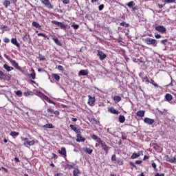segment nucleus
<instances>
[{
    "instance_id": "1",
    "label": "nucleus",
    "mask_w": 176,
    "mask_h": 176,
    "mask_svg": "<svg viewBox=\"0 0 176 176\" xmlns=\"http://www.w3.org/2000/svg\"><path fill=\"white\" fill-rule=\"evenodd\" d=\"M143 41L147 45H156V42H157L156 39L149 38V37H146L144 38Z\"/></svg>"
},
{
    "instance_id": "2",
    "label": "nucleus",
    "mask_w": 176,
    "mask_h": 176,
    "mask_svg": "<svg viewBox=\"0 0 176 176\" xmlns=\"http://www.w3.org/2000/svg\"><path fill=\"white\" fill-rule=\"evenodd\" d=\"M0 79L1 80H9V79H10V75L6 74L3 73V72L0 70Z\"/></svg>"
},
{
    "instance_id": "3",
    "label": "nucleus",
    "mask_w": 176,
    "mask_h": 176,
    "mask_svg": "<svg viewBox=\"0 0 176 176\" xmlns=\"http://www.w3.org/2000/svg\"><path fill=\"white\" fill-rule=\"evenodd\" d=\"M97 56H98V57H99V58L101 61H102V60H105V58H107V54L100 50H98Z\"/></svg>"
},
{
    "instance_id": "4",
    "label": "nucleus",
    "mask_w": 176,
    "mask_h": 176,
    "mask_svg": "<svg viewBox=\"0 0 176 176\" xmlns=\"http://www.w3.org/2000/svg\"><path fill=\"white\" fill-rule=\"evenodd\" d=\"M155 31H158V32H161V34H164V32H166V28L162 25L156 26Z\"/></svg>"
},
{
    "instance_id": "5",
    "label": "nucleus",
    "mask_w": 176,
    "mask_h": 176,
    "mask_svg": "<svg viewBox=\"0 0 176 176\" xmlns=\"http://www.w3.org/2000/svg\"><path fill=\"white\" fill-rule=\"evenodd\" d=\"M101 148L103 149V151H104L106 155H108L110 148L109 146H108V145H107L105 142L103 144H102Z\"/></svg>"
},
{
    "instance_id": "6",
    "label": "nucleus",
    "mask_w": 176,
    "mask_h": 176,
    "mask_svg": "<svg viewBox=\"0 0 176 176\" xmlns=\"http://www.w3.org/2000/svg\"><path fill=\"white\" fill-rule=\"evenodd\" d=\"M144 123H146V124H153L155 123V120L153 119H151L149 118H145L144 119Z\"/></svg>"
},
{
    "instance_id": "7",
    "label": "nucleus",
    "mask_w": 176,
    "mask_h": 176,
    "mask_svg": "<svg viewBox=\"0 0 176 176\" xmlns=\"http://www.w3.org/2000/svg\"><path fill=\"white\" fill-rule=\"evenodd\" d=\"M42 3L43 5H45V6H47L50 9H53V6L50 4V0H41Z\"/></svg>"
},
{
    "instance_id": "8",
    "label": "nucleus",
    "mask_w": 176,
    "mask_h": 176,
    "mask_svg": "<svg viewBox=\"0 0 176 176\" xmlns=\"http://www.w3.org/2000/svg\"><path fill=\"white\" fill-rule=\"evenodd\" d=\"M24 145H29V146H32V145H35V141L34 140H29L28 139H25V142L23 143Z\"/></svg>"
},
{
    "instance_id": "9",
    "label": "nucleus",
    "mask_w": 176,
    "mask_h": 176,
    "mask_svg": "<svg viewBox=\"0 0 176 176\" xmlns=\"http://www.w3.org/2000/svg\"><path fill=\"white\" fill-rule=\"evenodd\" d=\"M58 153L64 156V157H67V149H65V147H62L61 150H58Z\"/></svg>"
},
{
    "instance_id": "10",
    "label": "nucleus",
    "mask_w": 176,
    "mask_h": 176,
    "mask_svg": "<svg viewBox=\"0 0 176 176\" xmlns=\"http://www.w3.org/2000/svg\"><path fill=\"white\" fill-rule=\"evenodd\" d=\"M89 75V71L87 69H82L78 72V76H86Z\"/></svg>"
},
{
    "instance_id": "11",
    "label": "nucleus",
    "mask_w": 176,
    "mask_h": 176,
    "mask_svg": "<svg viewBox=\"0 0 176 176\" xmlns=\"http://www.w3.org/2000/svg\"><path fill=\"white\" fill-rule=\"evenodd\" d=\"M76 141L77 142H85V141H86V138L82 137V135L78 133Z\"/></svg>"
},
{
    "instance_id": "12",
    "label": "nucleus",
    "mask_w": 176,
    "mask_h": 176,
    "mask_svg": "<svg viewBox=\"0 0 176 176\" xmlns=\"http://www.w3.org/2000/svg\"><path fill=\"white\" fill-rule=\"evenodd\" d=\"M142 155V151H138V153H133L131 157V159H137V157H140Z\"/></svg>"
},
{
    "instance_id": "13",
    "label": "nucleus",
    "mask_w": 176,
    "mask_h": 176,
    "mask_svg": "<svg viewBox=\"0 0 176 176\" xmlns=\"http://www.w3.org/2000/svg\"><path fill=\"white\" fill-rule=\"evenodd\" d=\"M109 112L113 113V115H119V111L113 107H111L108 109Z\"/></svg>"
},
{
    "instance_id": "14",
    "label": "nucleus",
    "mask_w": 176,
    "mask_h": 176,
    "mask_svg": "<svg viewBox=\"0 0 176 176\" xmlns=\"http://www.w3.org/2000/svg\"><path fill=\"white\" fill-rule=\"evenodd\" d=\"M11 43H12V45L16 46V47H20V43H19V42L17 41V38H12Z\"/></svg>"
},
{
    "instance_id": "15",
    "label": "nucleus",
    "mask_w": 176,
    "mask_h": 176,
    "mask_svg": "<svg viewBox=\"0 0 176 176\" xmlns=\"http://www.w3.org/2000/svg\"><path fill=\"white\" fill-rule=\"evenodd\" d=\"M137 116H138L139 118H144V116H145V111H138L136 113Z\"/></svg>"
},
{
    "instance_id": "16",
    "label": "nucleus",
    "mask_w": 176,
    "mask_h": 176,
    "mask_svg": "<svg viewBox=\"0 0 176 176\" xmlns=\"http://www.w3.org/2000/svg\"><path fill=\"white\" fill-rule=\"evenodd\" d=\"M165 99L166 100V101H168V102H170V101L173 100V95L170 94H166L165 95Z\"/></svg>"
},
{
    "instance_id": "17",
    "label": "nucleus",
    "mask_w": 176,
    "mask_h": 176,
    "mask_svg": "<svg viewBox=\"0 0 176 176\" xmlns=\"http://www.w3.org/2000/svg\"><path fill=\"white\" fill-rule=\"evenodd\" d=\"M3 68H4V69H6V71H8V72H10V71H12V69H13V67H10V66L8 65V64H4Z\"/></svg>"
},
{
    "instance_id": "18",
    "label": "nucleus",
    "mask_w": 176,
    "mask_h": 176,
    "mask_svg": "<svg viewBox=\"0 0 176 176\" xmlns=\"http://www.w3.org/2000/svg\"><path fill=\"white\" fill-rule=\"evenodd\" d=\"M52 40L58 46H63V43H61V41L58 40L57 38H52Z\"/></svg>"
},
{
    "instance_id": "19",
    "label": "nucleus",
    "mask_w": 176,
    "mask_h": 176,
    "mask_svg": "<svg viewBox=\"0 0 176 176\" xmlns=\"http://www.w3.org/2000/svg\"><path fill=\"white\" fill-rule=\"evenodd\" d=\"M167 162L169 163H176V157H170L166 159Z\"/></svg>"
},
{
    "instance_id": "20",
    "label": "nucleus",
    "mask_w": 176,
    "mask_h": 176,
    "mask_svg": "<svg viewBox=\"0 0 176 176\" xmlns=\"http://www.w3.org/2000/svg\"><path fill=\"white\" fill-rule=\"evenodd\" d=\"M96 102V99L94 98H92L91 96H89L88 104L89 105H93Z\"/></svg>"
},
{
    "instance_id": "21",
    "label": "nucleus",
    "mask_w": 176,
    "mask_h": 176,
    "mask_svg": "<svg viewBox=\"0 0 176 176\" xmlns=\"http://www.w3.org/2000/svg\"><path fill=\"white\" fill-rule=\"evenodd\" d=\"M69 127L72 130H73V131H75V133H79L80 130L78 129V128L76 126H75L74 124H70Z\"/></svg>"
},
{
    "instance_id": "22",
    "label": "nucleus",
    "mask_w": 176,
    "mask_h": 176,
    "mask_svg": "<svg viewBox=\"0 0 176 176\" xmlns=\"http://www.w3.org/2000/svg\"><path fill=\"white\" fill-rule=\"evenodd\" d=\"M43 127V129H54V126L52 124H46Z\"/></svg>"
},
{
    "instance_id": "23",
    "label": "nucleus",
    "mask_w": 176,
    "mask_h": 176,
    "mask_svg": "<svg viewBox=\"0 0 176 176\" xmlns=\"http://www.w3.org/2000/svg\"><path fill=\"white\" fill-rule=\"evenodd\" d=\"M79 174H80V171L78 168H75L73 171V175L74 176H79Z\"/></svg>"
},
{
    "instance_id": "24",
    "label": "nucleus",
    "mask_w": 176,
    "mask_h": 176,
    "mask_svg": "<svg viewBox=\"0 0 176 176\" xmlns=\"http://www.w3.org/2000/svg\"><path fill=\"white\" fill-rule=\"evenodd\" d=\"M125 121H126V118L124 117V116L120 115L119 116L120 123H124Z\"/></svg>"
},
{
    "instance_id": "25",
    "label": "nucleus",
    "mask_w": 176,
    "mask_h": 176,
    "mask_svg": "<svg viewBox=\"0 0 176 176\" xmlns=\"http://www.w3.org/2000/svg\"><path fill=\"white\" fill-rule=\"evenodd\" d=\"M43 100H45L50 104H55L54 102H53L52 100H50V98L49 97H47V96H46V95Z\"/></svg>"
},
{
    "instance_id": "26",
    "label": "nucleus",
    "mask_w": 176,
    "mask_h": 176,
    "mask_svg": "<svg viewBox=\"0 0 176 176\" xmlns=\"http://www.w3.org/2000/svg\"><path fill=\"white\" fill-rule=\"evenodd\" d=\"M43 100H45L50 104H55L54 102H53L52 100H50V98L49 97H47V96H46V95Z\"/></svg>"
},
{
    "instance_id": "27",
    "label": "nucleus",
    "mask_w": 176,
    "mask_h": 176,
    "mask_svg": "<svg viewBox=\"0 0 176 176\" xmlns=\"http://www.w3.org/2000/svg\"><path fill=\"white\" fill-rule=\"evenodd\" d=\"M37 96L38 97H40V98H41L42 100H43L45 97L46 95H45V94L41 92V91H37Z\"/></svg>"
},
{
    "instance_id": "28",
    "label": "nucleus",
    "mask_w": 176,
    "mask_h": 176,
    "mask_svg": "<svg viewBox=\"0 0 176 176\" xmlns=\"http://www.w3.org/2000/svg\"><path fill=\"white\" fill-rule=\"evenodd\" d=\"M84 151L86 153H88V155H91V153H93V149L91 148H84Z\"/></svg>"
},
{
    "instance_id": "29",
    "label": "nucleus",
    "mask_w": 176,
    "mask_h": 176,
    "mask_svg": "<svg viewBox=\"0 0 176 176\" xmlns=\"http://www.w3.org/2000/svg\"><path fill=\"white\" fill-rule=\"evenodd\" d=\"M32 25L35 27V28H41L42 26L39 25V23H36V21L32 22Z\"/></svg>"
},
{
    "instance_id": "30",
    "label": "nucleus",
    "mask_w": 176,
    "mask_h": 176,
    "mask_svg": "<svg viewBox=\"0 0 176 176\" xmlns=\"http://www.w3.org/2000/svg\"><path fill=\"white\" fill-rule=\"evenodd\" d=\"M52 76L54 77V78L55 79V80H56L57 82H60V76H58V74H52Z\"/></svg>"
},
{
    "instance_id": "31",
    "label": "nucleus",
    "mask_w": 176,
    "mask_h": 176,
    "mask_svg": "<svg viewBox=\"0 0 176 176\" xmlns=\"http://www.w3.org/2000/svg\"><path fill=\"white\" fill-rule=\"evenodd\" d=\"M113 100L117 101V102H120V101H122V98H120V96H114Z\"/></svg>"
},
{
    "instance_id": "32",
    "label": "nucleus",
    "mask_w": 176,
    "mask_h": 176,
    "mask_svg": "<svg viewBox=\"0 0 176 176\" xmlns=\"http://www.w3.org/2000/svg\"><path fill=\"white\" fill-rule=\"evenodd\" d=\"M3 6L5 8H8V6H10V1L9 0H6L4 2H3Z\"/></svg>"
},
{
    "instance_id": "33",
    "label": "nucleus",
    "mask_w": 176,
    "mask_h": 176,
    "mask_svg": "<svg viewBox=\"0 0 176 176\" xmlns=\"http://www.w3.org/2000/svg\"><path fill=\"white\" fill-rule=\"evenodd\" d=\"M23 41L25 42H28V43H30V36L28 35H25L23 37Z\"/></svg>"
},
{
    "instance_id": "34",
    "label": "nucleus",
    "mask_w": 176,
    "mask_h": 176,
    "mask_svg": "<svg viewBox=\"0 0 176 176\" xmlns=\"http://www.w3.org/2000/svg\"><path fill=\"white\" fill-rule=\"evenodd\" d=\"M135 6V3H134V1H133L126 3V6H128L129 8H133Z\"/></svg>"
},
{
    "instance_id": "35",
    "label": "nucleus",
    "mask_w": 176,
    "mask_h": 176,
    "mask_svg": "<svg viewBox=\"0 0 176 176\" xmlns=\"http://www.w3.org/2000/svg\"><path fill=\"white\" fill-rule=\"evenodd\" d=\"M58 27H60V28H62V29H63V28H67L68 25H65V24H64V23L60 22Z\"/></svg>"
},
{
    "instance_id": "36",
    "label": "nucleus",
    "mask_w": 176,
    "mask_h": 176,
    "mask_svg": "<svg viewBox=\"0 0 176 176\" xmlns=\"http://www.w3.org/2000/svg\"><path fill=\"white\" fill-rule=\"evenodd\" d=\"M151 85H153V86H155V87H159V85H157V83H156L155 82V80H153V79H150V82Z\"/></svg>"
},
{
    "instance_id": "37",
    "label": "nucleus",
    "mask_w": 176,
    "mask_h": 176,
    "mask_svg": "<svg viewBox=\"0 0 176 176\" xmlns=\"http://www.w3.org/2000/svg\"><path fill=\"white\" fill-rule=\"evenodd\" d=\"M12 64L14 65L17 69H20V67L19 66V63H17L15 60L12 61Z\"/></svg>"
},
{
    "instance_id": "38",
    "label": "nucleus",
    "mask_w": 176,
    "mask_h": 176,
    "mask_svg": "<svg viewBox=\"0 0 176 176\" xmlns=\"http://www.w3.org/2000/svg\"><path fill=\"white\" fill-rule=\"evenodd\" d=\"M120 25L121 27H125V28H127V27H129V23H126V22H122L120 23Z\"/></svg>"
},
{
    "instance_id": "39",
    "label": "nucleus",
    "mask_w": 176,
    "mask_h": 176,
    "mask_svg": "<svg viewBox=\"0 0 176 176\" xmlns=\"http://www.w3.org/2000/svg\"><path fill=\"white\" fill-rule=\"evenodd\" d=\"M10 135H12V137H17V135H19V133L16 131H11Z\"/></svg>"
},
{
    "instance_id": "40",
    "label": "nucleus",
    "mask_w": 176,
    "mask_h": 176,
    "mask_svg": "<svg viewBox=\"0 0 176 176\" xmlns=\"http://www.w3.org/2000/svg\"><path fill=\"white\" fill-rule=\"evenodd\" d=\"M72 28H74V30H78L79 28V25L78 24H75V23H74L72 25Z\"/></svg>"
},
{
    "instance_id": "41",
    "label": "nucleus",
    "mask_w": 176,
    "mask_h": 176,
    "mask_svg": "<svg viewBox=\"0 0 176 176\" xmlns=\"http://www.w3.org/2000/svg\"><path fill=\"white\" fill-rule=\"evenodd\" d=\"M91 138H92V140H94V141H97L99 138L96 135L93 134L91 135Z\"/></svg>"
},
{
    "instance_id": "42",
    "label": "nucleus",
    "mask_w": 176,
    "mask_h": 176,
    "mask_svg": "<svg viewBox=\"0 0 176 176\" xmlns=\"http://www.w3.org/2000/svg\"><path fill=\"white\" fill-rule=\"evenodd\" d=\"M32 73L30 74V76L32 79H35V76H36L35 71H34V69H32Z\"/></svg>"
},
{
    "instance_id": "43",
    "label": "nucleus",
    "mask_w": 176,
    "mask_h": 176,
    "mask_svg": "<svg viewBox=\"0 0 176 176\" xmlns=\"http://www.w3.org/2000/svg\"><path fill=\"white\" fill-rule=\"evenodd\" d=\"M96 141L98 144H99V145H102V144L105 142L103 140H102L100 138Z\"/></svg>"
},
{
    "instance_id": "44",
    "label": "nucleus",
    "mask_w": 176,
    "mask_h": 176,
    "mask_svg": "<svg viewBox=\"0 0 176 176\" xmlns=\"http://www.w3.org/2000/svg\"><path fill=\"white\" fill-rule=\"evenodd\" d=\"M47 112H48V113H51V115H53V113H54V110L53 109H47Z\"/></svg>"
},
{
    "instance_id": "45",
    "label": "nucleus",
    "mask_w": 176,
    "mask_h": 176,
    "mask_svg": "<svg viewBox=\"0 0 176 176\" xmlns=\"http://www.w3.org/2000/svg\"><path fill=\"white\" fill-rule=\"evenodd\" d=\"M52 24H54L55 25H57V27H58L60 25V22L57 21H52Z\"/></svg>"
},
{
    "instance_id": "46",
    "label": "nucleus",
    "mask_w": 176,
    "mask_h": 176,
    "mask_svg": "<svg viewBox=\"0 0 176 176\" xmlns=\"http://www.w3.org/2000/svg\"><path fill=\"white\" fill-rule=\"evenodd\" d=\"M16 96H18L19 97H21L22 94H23V92H21V91L20 90H18L16 91Z\"/></svg>"
},
{
    "instance_id": "47",
    "label": "nucleus",
    "mask_w": 176,
    "mask_h": 176,
    "mask_svg": "<svg viewBox=\"0 0 176 176\" xmlns=\"http://www.w3.org/2000/svg\"><path fill=\"white\" fill-rule=\"evenodd\" d=\"M143 79H144V80L146 81L147 83H149V82H151V80H149V78H148V76H144L143 77Z\"/></svg>"
},
{
    "instance_id": "48",
    "label": "nucleus",
    "mask_w": 176,
    "mask_h": 176,
    "mask_svg": "<svg viewBox=\"0 0 176 176\" xmlns=\"http://www.w3.org/2000/svg\"><path fill=\"white\" fill-rule=\"evenodd\" d=\"M164 2L166 3H173V2H175V0H164Z\"/></svg>"
},
{
    "instance_id": "49",
    "label": "nucleus",
    "mask_w": 176,
    "mask_h": 176,
    "mask_svg": "<svg viewBox=\"0 0 176 176\" xmlns=\"http://www.w3.org/2000/svg\"><path fill=\"white\" fill-rule=\"evenodd\" d=\"M30 94L32 96V91L24 92V96H25V97H28V96H30Z\"/></svg>"
},
{
    "instance_id": "50",
    "label": "nucleus",
    "mask_w": 176,
    "mask_h": 176,
    "mask_svg": "<svg viewBox=\"0 0 176 176\" xmlns=\"http://www.w3.org/2000/svg\"><path fill=\"white\" fill-rule=\"evenodd\" d=\"M3 42L5 43H9V42H10V39H9L8 38H3Z\"/></svg>"
},
{
    "instance_id": "51",
    "label": "nucleus",
    "mask_w": 176,
    "mask_h": 176,
    "mask_svg": "<svg viewBox=\"0 0 176 176\" xmlns=\"http://www.w3.org/2000/svg\"><path fill=\"white\" fill-rule=\"evenodd\" d=\"M130 166H132V167H133L134 168H135L137 170V166H135V164H134V162H131L129 163Z\"/></svg>"
},
{
    "instance_id": "52",
    "label": "nucleus",
    "mask_w": 176,
    "mask_h": 176,
    "mask_svg": "<svg viewBox=\"0 0 176 176\" xmlns=\"http://www.w3.org/2000/svg\"><path fill=\"white\" fill-rule=\"evenodd\" d=\"M111 161L112 162H116V155H113L111 157Z\"/></svg>"
},
{
    "instance_id": "53",
    "label": "nucleus",
    "mask_w": 176,
    "mask_h": 176,
    "mask_svg": "<svg viewBox=\"0 0 176 176\" xmlns=\"http://www.w3.org/2000/svg\"><path fill=\"white\" fill-rule=\"evenodd\" d=\"M104 9V4H101L98 6V10H100V12H101V10H102Z\"/></svg>"
},
{
    "instance_id": "54",
    "label": "nucleus",
    "mask_w": 176,
    "mask_h": 176,
    "mask_svg": "<svg viewBox=\"0 0 176 176\" xmlns=\"http://www.w3.org/2000/svg\"><path fill=\"white\" fill-rule=\"evenodd\" d=\"M58 69L59 71H64V67L61 66V65H58Z\"/></svg>"
},
{
    "instance_id": "55",
    "label": "nucleus",
    "mask_w": 176,
    "mask_h": 176,
    "mask_svg": "<svg viewBox=\"0 0 176 176\" xmlns=\"http://www.w3.org/2000/svg\"><path fill=\"white\" fill-rule=\"evenodd\" d=\"M5 28H8V25H0V30H5Z\"/></svg>"
},
{
    "instance_id": "56",
    "label": "nucleus",
    "mask_w": 176,
    "mask_h": 176,
    "mask_svg": "<svg viewBox=\"0 0 176 176\" xmlns=\"http://www.w3.org/2000/svg\"><path fill=\"white\" fill-rule=\"evenodd\" d=\"M38 36H43V38H47L46 34L43 33H38Z\"/></svg>"
},
{
    "instance_id": "57",
    "label": "nucleus",
    "mask_w": 176,
    "mask_h": 176,
    "mask_svg": "<svg viewBox=\"0 0 176 176\" xmlns=\"http://www.w3.org/2000/svg\"><path fill=\"white\" fill-rule=\"evenodd\" d=\"M167 42H168V40H167V39H164V40H162V41H161V43H162V45H166V43H167Z\"/></svg>"
},
{
    "instance_id": "58",
    "label": "nucleus",
    "mask_w": 176,
    "mask_h": 176,
    "mask_svg": "<svg viewBox=\"0 0 176 176\" xmlns=\"http://www.w3.org/2000/svg\"><path fill=\"white\" fill-rule=\"evenodd\" d=\"M155 37L156 38V39H160V38H162V35L155 34Z\"/></svg>"
},
{
    "instance_id": "59",
    "label": "nucleus",
    "mask_w": 176,
    "mask_h": 176,
    "mask_svg": "<svg viewBox=\"0 0 176 176\" xmlns=\"http://www.w3.org/2000/svg\"><path fill=\"white\" fill-rule=\"evenodd\" d=\"M62 1H63V3H65V5H68V3H69V0H62Z\"/></svg>"
},
{
    "instance_id": "60",
    "label": "nucleus",
    "mask_w": 176,
    "mask_h": 176,
    "mask_svg": "<svg viewBox=\"0 0 176 176\" xmlns=\"http://www.w3.org/2000/svg\"><path fill=\"white\" fill-rule=\"evenodd\" d=\"M151 166H152L153 168H154L155 170H156V167H157L156 163L153 162V163L151 164Z\"/></svg>"
},
{
    "instance_id": "61",
    "label": "nucleus",
    "mask_w": 176,
    "mask_h": 176,
    "mask_svg": "<svg viewBox=\"0 0 176 176\" xmlns=\"http://www.w3.org/2000/svg\"><path fill=\"white\" fill-rule=\"evenodd\" d=\"M67 167H68L69 170L74 168V166L72 164H67Z\"/></svg>"
},
{
    "instance_id": "62",
    "label": "nucleus",
    "mask_w": 176,
    "mask_h": 176,
    "mask_svg": "<svg viewBox=\"0 0 176 176\" xmlns=\"http://www.w3.org/2000/svg\"><path fill=\"white\" fill-rule=\"evenodd\" d=\"M135 10H138V8H137V6L132 7V11L135 12Z\"/></svg>"
},
{
    "instance_id": "63",
    "label": "nucleus",
    "mask_w": 176,
    "mask_h": 176,
    "mask_svg": "<svg viewBox=\"0 0 176 176\" xmlns=\"http://www.w3.org/2000/svg\"><path fill=\"white\" fill-rule=\"evenodd\" d=\"M54 176H64V175L63 173H56Z\"/></svg>"
},
{
    "instance_id": "64",
    "label": "nucleus",
    "mask_w": 176,
    "mask_h": 176,
    "mask_svg": "<svg viewBox=\"0 0 176 176\" xmlns=\"http://www.w3.org/2000/svg\"><path fill=\"white\" fill-rule=\"evenodd\" d=\"M155 176H164V173H161V174L157 173V174H155Z\"/></svg>"
}]
</instances>
